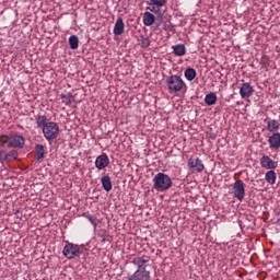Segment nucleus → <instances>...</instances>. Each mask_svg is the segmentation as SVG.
Instances as JSON below:
<instances>
[{"label": "nucleus", "instance_id": "obj_1", "mask_svg": "<svg viewBox=\"0 0 280 280\" xmlns=\"http://www.w3.org/2000/svg\"><path fill=\"white\" fill-rule=\"evenodd\" d=\"M0 148H14L18 150H23L25 148V137L19 132H11L9 135L0 136Z\"/></svg>", "mask_w": 280, "mask_h": 280}, {"label": "nucleus", "instance_id": "obj_2", "mask_svg": "<svg viewBox=\"0 0 280 280\" xmlns=\"http://www.w3.org/2000/svg\"><path fill=\"white\" fill-rule=\"evenodd\" d=\"M166 86L168 93H180V91H187V84L180 75L173 74L166 79Z\"/></svg>", "mask_w": 280, "mask_h": 280}, {"label": "nucleus", "instance_id": "obj_3", "mask_svg": "<svg viewBox=\"0 0 280 280\" xmlns=\"http://www.w3.org/2000/svg\"><path fill=\"white\" fill-rule=\"evenodd\" d=\"M153 188L156 191H167L172 188V177L165 173H158L153 177Z\"/></svg>", "mask_w": 280, "mask_h": 280}, {"label": "nucleus", "instance_id": "obj_4", "mask_svg": "<svg viewBox=\"0 0 280 280\" xmlns=\"http://www.w3.org/2000/svg\"><path fill=\"white\" fill-rule=\"evenodd\" d=\"M42 130L47 141H54L60 135V127L54 121H49Z\"/></svg>", "mask_w": 280, "mask_h": 280}, {"label": "nucleus", "instance_id": "obj_5", "mask_svg": "<svg viewBox=\"0 0 280 280\" xmlns=\"http://www.w3.org/2000/svg\"><path fill=\"white\" fill-rule=\"evenodd\" d=\"M12 161H19V150L14 148H0V163H12Z\"/></svg>", "mask_w": 280, "mask_h": 280}, {"label": "nucleus", "instance_id": "obj_6", "mask_svg": "<svg viewBox=\"0 0 280 280\" xmlns=\"http://www.w3.org/2000/svg\"><path fill=\"white\" fill-rule=\"evenodd\" d=\"M62 254L67 259H75V257H80V246L73 243H67Z\"/></svg>", "mask_w": 280, "mask_h": 280}, {"label": "nucleus", "instance_id": "obj_7", "mask_svg": "<svg viewBox=\"0 0 280 280\" xmlns=\"http://www.w3.org/2000/svg\"><path fill=\"white\" fill-rule=\"evenodd\" d=\"M187 167L191 174H200L205 171V163L199 158H190Z\"/></svg>", "mask_w": 280, "mask_h": 280}, {"label": "nucleus", "instance_id": "obj_8", "mask_svg": "<svg viewBox=\"0 0 280 280\" xmlns=\"http://www.w3.org/2000/svg\"><path fill=\"white\" fill-rule=\"evenodd\" d=\"M233 194H234V198L238 199L240 202L244 200L246 196V188L244 187V182L242 179H237L233 184Z\"/></svg>", "mask_w": 280, "mask_h": 280}, {"label": "nucleus", "instance_id": "obj_9", "mask_svg": "<svg viewBox=\"0 0 280 280\" xmlns=\"http://www.w3.org/2000/svg\"><path fill=\"white\" fill-rule=\"evenodd\" d=\"M147 10H149V12L159 14V12H161V8H165V5H167V0H149L147 1Z\"/></svg>", "mask_w": 280, "mask_h": 280}, {"label": "nucleus", "instance_id": "obj_10", "mask_svg": "<svg viewBox=\"0 0 280 280\" xmlns=\"http://www.w3.org/2000/svg\"><path fill=\"white\" fill-rule=\"evenodd\" d=\"M110 165V159H108V154L102 153L95 160V168L96 170H106Z\"/></svg>", "mask_w": 280, "mask_h": 280}, {"label": "nucleus", "instance_id": "obj_11", "mask_svg": "<svg viewBox=\"0 0 280 280\" xmlns=\"http://www.w3.org/2000/svg\"><path fill=\"white\" fill-rule=\"evenodd\" d=\"M278 162L272 160L268 155H262L260 158V166L264 167V170H277Z\"/></svg>", "mask_w": 280, "mask_h": 280}, {"label": "nucleus", "instance_id": "obj_12", "mask_svg": "<svg viewBox=\"0 0 280 280\" xmlns=\"http://www.w3.org/2000/svg\"><path fill=\"white\" fill-rule=\"evenodd\" d=\"M148 261L149 259L145 256L133 258L132 264L138 267V270L136 272H150L145 270Z\"/></svg>", "mask_w": 280, "mask_h": 280}, {"label": "nucleus", "instance_id": "obj_13", "mask_svg": "<svg viewBox=\"0 0 280 280\" xmlns=\"http://www.w3.org/2000/svg\"><path fill=\"white\" fill-rule=\"evenodd\" d=\"M255 93V90L250 86V83H243L240 88V95L242 100H248Z\"/></svg>", "mask_w": 280, "mask_h": 280}, {"label": "nucleus", "instance_id": "obj_14", "mask_svg": "<svg viewBox=\"0 0 280 280\" xmlns=\"http://www.w3.org/2000/svg\"><path fill=\"white\" fill-rule=\"evenodd\" d=\"M268 145L270 150H279L280 149V132H273L268 138Z\"/></svg>", "mask_w": 280, "mask_h": 280}, {"label": "nucleus", "instance_id": "obj_15", "mask_svg": "<svg viewBox=\"0 0 280 280\" xmlns=\"http://www.w3.org/2000/svg\"><path fill=\"white\" fill-rule=\"evenodd\" d=\"M265 124H267L266 130H268V132H272V135L275 132H278V130L280 128V122L277 119L269 118V119L265 120Z\"/></svg>", "mask_w": 280, "mask_h": 280}, {"label": "nucleus", "instance_id": "obj_16", "mask_svg": "<svg viewBox=\"0 0 280 280\" xmlns=\"http://www.w3.org/2000/svg\"><path fill=\"white\" fill-rule=\"evenodd\" d=\"M126 24H124V19L118 18L114 25V36H121L125 32Z\"/></svg>", "mask_w": 280, "mask_h": 280}, {"label": "nucleus", "instance_id": "obj_17", "mask_svg": "<svg viewBox=\"0 0 280 280\" xmlns=\"http://www.w3.org/2000/svg\"><path fill=\"white\" fill-rule=\"evenodd\" d=\"M127 280H151L150 272L136 271Z\"/></svg>", "mask_w": 280, "mask_h": 280}, {"label": "nucleus", "instance_id": "obj_18", "mask_svg": "<svg viewBox=\"0 0 280 280\" xmlns=\"http://www.w3.org/2000/svg\"><path fill=\"white\" fill-rule=\"evenodd\" d=\"M102 187L105 191H112L113 190V180L110 179V176L104 175L101 178Z\"/></svg>", "mask_w": 280, "mask_h": 280}, {"label": "nucleus", "instance_id": "obj_19", "mask_svg": "<svg viewBox=\"0 0 280 280\" xmlns=\"http://www.w3.org/2000/svg\"><path fill=\"white\" fill-rule=\"evenodd\" d=\"M154 21H156V16H154V14H152L151 12H144L143 14V24L147 27H150L151 25H154Z\"/></svg>", "mask_w": 280, "mask_h": 280}, {"label": "nucleus", "instance_id": "obj_20", "mask_svg": "<svg viewBox=\"0 0 280 280\" xmlns=\"http://www.w3.org/2000/svg\"><path fill=\"white\" fill-rule=\"evenodd\" d=\"M173 54H175V56H185V54H187V48L185 47L184 44H177L175 46H173Z\"/></svg>", "mask_w": 280, "mask_h": 280}, {"label": "nucleus", "instance_id": "obj_21", "mask_svg": "<svg viewBox=\"0 0 280 280\" xmlns=\"http://www.w3.org/2000/svg\"><path fill=\"white\" fill-rule=\"evenodd\" d=\"M35 156L37 161L45 159V147L43 144L35 145Z\"/></svg>", "mask_w": 280, "mask_h": 280}, {"label": "nucleus", "instance_id": "obj_22", "mask_svg": "<svg viewBox=\"0 0 280 280\" xmlns=\"http://www.w3.org/2000/svg\"><path fill=\"white\" fill-rule=\"evenodd\" d=\"M218 102V95L215 93L211 92L205 96V104L207 106H213Z\"/></svg>", "mask_w": 280, "mask_h": 280}, {"label": "nucleus", "instance_id": "obj_23", "mask_svg": "<svg viewBox=\"0 0 280 280\" xmlns=\"http://www.w3.org/2000/svg\"><path fill=\"white\" fill-rule=\"evenodd\" d=\"M184 75L186 78V80H188V82H192V80H196V69L194 68H187L184 72Z\"/></svg>", "mask_w": 280, "mask_h": 280}, {"label": "nucleus", "instance_id": "obj_24", "mask_svg": "<svg viewBox=\"0 0 280 280\" xmlns=\"http://www.w3.org/2000/svg\"><path fill=\"white\" fill-rule=\"evenodd\" d=\"M265 179L269 183V185H275L277 183V173L275 171H268L265 174Z\"/></svg>", "mask_w": 280, "mask_h": 280}, {"label": "nucleus", "instance_id": "obj_25", "mask_svg": "<svg viewBox=\"0 0 280 280\" xmlns=\"http://www.w3.org/2000/svg\"><path fill=\"white\" fill-rule=\"evenodd\" d=\"M69 45L70 49H78V47H80V40L78 39V36L71 35L69 37Z\"/></svg>", "mask_w": 280, "mask_h": 280}, {"label": "nucleus", "instance_id": "obj_26", "mask_svg": "<svg viewBox=\"0 0 280 280\" xmlns=\"http://www.w3.org/2000/svg\"><path fill=\"white\" fill-rule=\"evenodd\" d=\"M60 97L62 100V104L71 106V102H73V95L71 93L61 94Z\"/></svg>", "mask_w": 280, "mask_h": 280}, {"label": "nucleus", "instance_id": "obj_27", "mask_svg": "<svg viewBox=\"0 0 280 280\" xmlns=\"http://www.w3.org/2000/svg\"><path fill=\"white\" fill-rule=\"evenodd\" d=\"M47 124H49L47 121V116H37L36 117V126L37 128H45L47 126Z\"/></svg>", "mask_w": 280, "mask_h": 280}, {"label": "nucleus", "instance_id": "obj_28", "mask_svg": "<svg viewBox=\"0 0 280 280\" xmlns=\"http://www.w3.org/2000/svg\"><path fill=\"white\" fill-rule=\"evenodd\" d=\"M84 217L86 218V220H89V222H91V224H93L94 229L97 228L98 224V220L97 217L93 215V214H84Z\"/></svg>", "mask_w": 280, "mask_h": 280}, {"label": "nucleus", "instance_id": "obj_29", "mask_svg": "<svg viewBox=\"0 0 280 280\" xmlns=\"http://www.w3.org/2000/svg\"><path fill=\"white\" fill-rule=\"evenodd\" d=\"M268 62H270V58L267 55L262 56L261 57L262 66L266 67V65H268Z\"/></svg>", "mask_w": 280, "mask_h": 280}, {"label": "nucleus", "instance_id": "obj_30", "mask_svg": "<svg viewBox=\"0 0 280 280\" xmlns=\"http://www.w3.org/2000/svg\"><path fill=\"white\" fill-rule=\"evenodd\" d=\"M275 213L277 222L280 223V209L276 210Z\"/></svg>", "mask_w": 280, "mask_h": 280}]
</instances>
